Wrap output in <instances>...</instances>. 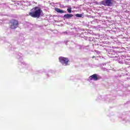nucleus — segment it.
<instances>
[{
	"mask_svg": "<svg viewBox=\"0 0 130 130\" xmlns=\"http://www.w3.org/2000/svg\"><path fill=\"white\" fill-rule=\"evenodd\" d=\"M11 29H16L18 27L19 24L18 23V21L16 20H12L11 21Z\"/></svg>",
	"mask_w": 130,
	"mask_h": 130,
	"instance_id": "obj_6",
	"label": "nucleus"
},
{
	"mask_svg": "<svg viewBox=\"0 0 130 130\" xmlns=\"http://www.w3.org/2000/svg\"><path fill=\"white\" fill-rule=\"evenodd\" d=\"M92 58H94V56H93V57H92Z\"/></svg>",
	"mask_w": 130,
	"mask_h": 130,
	"instance_id": "obj_18",
	"label": "nucleus"
},
{
	"mask_svg": "<svg viewBox=\"0 0 130 130\" xmlns=\"http://www.w3.org/2000/svg\"><path fill=\"white\" fill-rule=\"evenodd\" d=\"M76 17H77L78 18H82L83 17V14H76L75 15Z\"/></svg>",
	"mask_w": 130,
	"mask_h": 130,
	"instance_id": "obj_11",
	"label": "nucleus"
},
{
	"mask_svg": "<svg viewBox=\"0 0 130 130\" xmlns=\"http://www.w3.org/2000/svg\"><path fill=\"white\" fill-rule=\"evenodd\" d=\"M20 41H21V42H23V40H18V42H20Z\"/></svg>",
	"mask_w": 130,
	"mask_h": 130,
	"instance_id": "obj_15",
	"label": "nucleus"
},
{
	"mask_svg": "<svg viewBox=\"0 0 130 130\" xmlns=\"http://www.w3.org/2000/svg\"><path fill=\"white\" fill-rule=\"evenodd\" d=\"M55 11L59 14H63V13H66V11L62 10L59 8H55Z\"/></svg>",
	"mask_w": 130,
	"mask_h": 130,
	"instance_id": "obj_9",
	"label": "nucleus"
},
{
	"mask_svg": "<svg viewBox=\"0 0 130 130\" xmlns=\"http://www.w3.org/2000/svg\"><path fill=\"white\" fill-rule=\"evenodd\" d=\"M63 33H64V34H68L69 32H68V31H65Z\"/></svg>",
	"mask_w": 130,
	"mask_h": 130,
	"instance_id": "obj_16",
	"label": "nucleus"
},
{
	"mask_svg": "<svg viewBox=\"0 0 130 130\" xmlns=\"http://www.w3.org/2000/svg\"><path fill=\"white\" fill-rule=\"evenodd\" d=\"M9 49H11V50H14L15 49V47H14V46H12V45H10L9 46Z\"/></svg>",
	"mask_w": 130,
	"mask_h": 130,
	"instance_id": "obj_13",
	"label": "nucleus"
},
{
	"mask_svg": "<svg viewBox=\"0 0 130 130\" xmlns=\"http://www.w3.org/2000/svg\"><path fill=\"white\" fill-rule=\"evenodd\" d=\"M112 0H104L100 3V5H103L105 7H111L112 6Z\"/></svg>",
	"mask_w": 130,
	"mask_h": 130,
	"instance_id": "obj_4",
	"label": "nucleus"
},
{
	"mask_svg": "<svg viewBox=\"0 0 130 130\" xmlns=\"http://www.w3.org/2000/svg\"><path fill=\"white\" fill-rule=\"evenodd\" d=\"M72 17H74V15L71 14H67L64 15V16L62 17V18L63 19V20H66L71 19Z\"/></svg>",
	"mask_w": 130,
	"mask_h": 130,
	"instance_id": "obj_8",
	"label": "nucleus"
},
{
	"mask_svg": "<svg viewBox=\"0 0 130 130\" xmlns=\"http://www.w3.org/2000/svg\"><path fill=\"white\" fill-rule=\"evenodd\" d=\"M18 64H19V66H22L23 68H25V69H29V68H30L29 64H27V63L23 61H19Z\"/></svg>",
	"mask_w": 130,
	"mask_h": 130,
	"instance_id": "obj_7",
	"label": "nucleus"
},
{
	"mask_svg": "<svg viewBox=\"0 0 130 130\" xmlns=\"http://www.w3.org/2000/svg\"><path fill=\"white\" fill-rule=\"evenodd\" d=\"M102 70L103 71H107V69L106 68H103Z\"/></svg>",
	"mask_w": 130,
	"mask_h": 130,
	"instance_id": "obj_14",
	"label": "nucleus"
},
{
	"mask_svg": "<svg viewBox=\"0 0 130 130\" xmlns=\"http://www.w3.org/2000/svg\"><path fill=\"white\" fill-rule=\"evenodd\" d=\"M59 61L62 64V66H67L70 65V63H69L70 60L68 58L60 56L59 57Z\"/></svg>",
	"mask_w": 130,
	"mask_h": 130,
	"instance_id": "obj_3",
	"label": "nucleus"
},
{
	"mask_svg": "<svg viewBox=\"0 0 130 130\" xmlns=\"http://www.w3.org/2000/svg\"><path fill=\"white\" fill-rule=\"evenodd\" d=\"M43 15L42 9L39 7H36L34 9V12L29 13V16L32 18H40Z\"/></svg>",
	"mask_w": 130,
	"mask_h": 130,
	"instance_id": "obj_1",
	"label": "nucleus"
},
{
	"mask_svg": "<svg viewBox=\"0 0 130 130\" xmlns=\"http://www.w3.org/2000/svg\"><path fill=\"white\" fill-rule=\"evenodd\" d=\"M107 55L109 56V57H111V58H117L116 59V60H118L119 62L120 63H121V61L119 59V58H120L119 56H118V55H117V53H116V52L114 50H112L110 52H109L107 53Z\"/></svg>",
	"mask_w": 130,
	"mask_h": 130,
	"instance_id": "obj_2",
	"label": "nucleus"
},
{
	"mask_svg": "<svg viewBox=\"0 0 130 130\" xmlns=\"http://www.w3.org/2000/svg\"><path fill=\"white\" fill-rule=\"evenodd\" d=\"M67 12H68L69 14H71V13H72V8L71 7H69L67 9Z\"/></svg>",
	"mask_w": 130,
	"mask_h": 130,
	"instance_id": "obj_12",
	"label": "nucleus"
},
{
	"mask_svg": "<svg viewBox=\"0 0 130 130\" xmlns=\"http://www.w3.org/2000/svg\"><path fill=\"white\" fill-rule=\"evenodd\" d=\"M100 79H102V77L98 74H93L89 77L88 81H98V80H100Z\"/></svg>",
	"mask_w": 130,
	"mask_h": 130,
	"instance_id": "obj_5",
	"label": "nucleus"
},
{
	"mask_svg": "<svg viewBox=\"0 0 130 130\" xmlns=\"http://www.w3.org/2000/svg\"><path fill=\"white\" fill-rule=\"evenodd\" d=\"M22 56H23V55L20 53H18V54H16V57L17 58H18V59L22 60Z\"/></svg>",
	"mask_w": 130,
	"mask_h": 130,
	"instance_id": "obj_10",
	"label": "nucleus"
},
{
	"mask_svg": "<svg viewBox=\"0 0 130 130\" xmlns=\"http://www.w3.org/2000/svg\"><path fill=\"white\" fill-rule=\"evenodd\" d=\"M99 98L100 99V98H101V96H99Z\"/></svg>",
	"mask_w": 130,
	"mask_h": 130,
	"instance_id": "obj_17",
	"label": "nucleus"
}]
</instances>
